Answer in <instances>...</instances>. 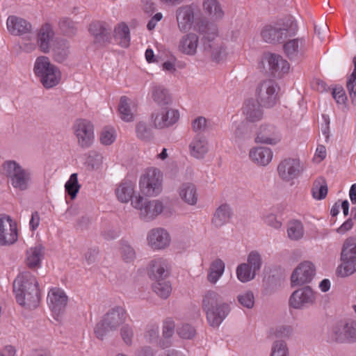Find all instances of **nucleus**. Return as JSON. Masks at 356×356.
Wrapping results in <instances>:
<instances>
[{
	"label": "nucleus",
	"instance_id": "473e14b6",
	"mask_svg": "<svg viewBox=\"0 0 356 356\" xmlns=\"http://www.w3.org/2000/svg\"><path fill=\"white\" fill-rule=\"evenodd\" d=\"M341 259L342 264L337 268L338 275L345 277L356 272V257H346L341 254Z\"/></svg>",
	"mask_w": 356,
	"mask_h": 356
},
{
	"label": "nucleus",
	"instance_id": "0eeeda50",
	"mask_svg": "<svg viewBox=\"0 0 356 356\" xmlns=\"http://www.w3.org/2000/svg\"><path fill=\"white\" fill-rule=\"evenodd\" d=\"M278 90L279 87L273 80L261 82L256 90L257 104L267 108L273 106L277 100Z\"/></svg>",
	"mask_w": 356,
	"mask_h": 356
},
{
	"label": "nucleus",
	"instance_id": "f257e3e1",
	"mask_svg": "<svg viewBox=\"0 0 356 356\" xmlns=\"http://www.w3.org/2000/svg\"><path fill=\"white\" fill-rule=\"evenodd\" d=\"M13 291L17 302L22 307L32 309L40 304L39 284L29 272L20 273L13 282Z\"/></svg>",
	"mask_w": 356,
	"mask_h": 356
},
{
	"label": "nucleus",
	"instance_id": "37998d69",
	"mask_svg": "<svg viewBox=\"0 0 356 356\" xmlns=\"http://www.w3.org/2000/svg\"><path fill=\"white\" fill-rule=\"evenodd\" d=\"M58 27L60 32L68 37L75 35L77 31L76 23L69 17L60 18L58 22Z\"/></svg>",
	"mask_w": 356,
	"mask_h": 356
},
{
	"label": "nucleus",
	"instance_id": "b1692460",
	"mask_svg": "<svg viewBox=\"0 0 356 356\" xmlns=\"http://www.w3.org/2000/svg\"><path fill=\"white\" fill-rule=\"evenodd\" d=\"M280 140V135L276 128L271 124H262L255 138V142L257 143H266L275 145Z\"/></svg>",
	"mask_w": 356,
	"mask_h": 356
},
{
	"label": "nucleus",
	"instance_id": "58836bf2",
	"mask_svg": "<svg viewBox=\"0 0 356 356\" xmlns=\"http://www.w3.org/2000/svg\"><path fill=\"white\" fill-rule=\"evenodd\" d=\"M69 47V42L66 40H58L53 49L54 60L58 63L64 62L70 54Z\"/></svg>",
	"mask_w": 356,
	"mask_h": 356
},
{
	"label": "nucleus",
	"instance_id": "a18cd8bd",
	"mask_svg": "<svg viewBox=\"0 0 356 356\" xmlns=\"http://www.w3.org/2000/svg\"><path fill=\"white\" fill-rule=\"evenodd\" d=\"M153 291L161 298H168L172 291V286L169 281L158 280L152 284Z\"/></svg>",
	"mask_w": 356,
	"mask_h": 356
},
{
	"label": "nucleus",
	"instance_id": "6ab92c4d",
	"mask_svg": "<svg viewBox=\"0 0 356 356\" xmlns=\"http://www.w3.org/2000/svg\"><path fill=\"white\" fill-rule=\"evenodd\" d=\"M17 239V225L10 216H0V245L13 244Z\"/></svg>",
	"mask_w": 356,
	"mask_h": 356
},
{
	"label": "nucleus",
	"instance_id": "a878e982",
	"mask_svg": "<svg viewBox=\"0 0 356 356\" xmlns=\"http://www.w3.org/2000/svg\"><path fill=\"white\" fill-rule=\"evenodd\" d=\"M230 312V307L228 303L223 302L213 309L207 312V318L212 327H218Z\"/></svg>",
	"mask_w": 356,
	"mask_h": 356
},
{
	"label": "nucleus",
	"instance_id": "cd10ccee",
	"mask_svg": "<svg viewBox=\"0 0 356 356\" xmlns=\"http://www.w3.org/2000/svg\"><path fill=\"white\" fill-rule=\"evenodd\" d=\"M249 156L252 161L264 166L272 160L273 152L268 147H259L251 149Z\"/></svg>",
	"mask_w": 356,
	"mask_h": 356
},
{
	"label": "nucleus",
	"instance_id": "09e8293b",
	"mask_svg": "<svg viewBox=\"0 0 356 356\" xmlns=\"http://www.w3.org/2000/svg\"><path fill=\"white\" fill-rule=\"evenodd\" d=\"M116 37L120 38V44L121 47L127 48L130 43V32L127 24L122 23L119 24L118 29L115 30Z\"/></svg>",
	"mask_w": 356,
	"mask_h": 356
},
{
	"label": "nucleus",
	"instance_id": "e433bc0d",
	"mask_svg": "<svg viewBox=\"0 0 356 356\" xmlns=\"http://www.w3.org/2000/svg\"><path fill=\"white\" fill-rule=\"evenodd\" d=\"M225 302L222 297L214 291H208L205 293L202 299V309L207 313L214 307L218 306L220 304Z\"/></svg>",
	"mask_w": 356,
	"mask_h": 356
},
{
	"label": "nucleus",
	"instance_id": "7c9ffc66",
	"mask_svg": "<svg viewBox=\"0 0 356 356\" xmlns=\"http://www.w3.org/2000/svg\"><path fill=\"white\" fill-rule=\"evenodd\" d=\"M232 216V210L229 204H223L219 206L213 216L211 223L218 228L227 223Z\"/></svg>",
	"mask_w": 356,
	"mask_h": 356
},
{
	"label": "nucleus",
	"instance_id": "c03bdc74",
	"mask_svg": "<svg viewBox=\"0 0 356 356\" xmlns=\"http://www.w3.org/2000/svg\"><path fill=\"white\" fill-rule=\"evenodd\" d=\"M129 101V99L128 97L122 96L120 98L118 106L120 118L125 122H131L134 120V114L131 110Z\"/></svg>",
	"mask_w": 356,
	"mask_h": 356
},
{
	"label": "nucleus",
	"instance_id": "4d7b16f0",
	"mask_svg": "<svg viewBox=\"0 0 356 356\" xmlns=\"http://www.w3.org/2000/svg\"><path fill=\"white\" fill-rule=\"evenodd\" d=\"M115 129L113 127H106L101 133L100 141L103 145H109L115 140Z\"/></svg>",
	"mask_w": 356,
	"mask_h": 356
},
{
	"label": "nucleus",
	"instance_id": "c756f323",
	"mask_svg": "<svg viewBox=\"0 0 356 356\" xmlns=\"http://www.w3.org/2000/svg\"><path fill=\"white\" fill-rule=\"evenodd\" d=\"M198 44V37L196 34L190 33L184 35L179 41V49L187 55H194L196 53Z\"/></svg>",
	"mask_w": 356,
	"mask_h": 356
},
{
	"label": "nucleus",
	"instance_id": "c9c22d12",
	"mask_svg": "<svg viewBox=\"0 0 356 356\" xmlns=\"http://www.w3.org/2000/svg\"><path fill=\"white\" fill-rule=\"evenodd\" d=\"M303 43L302 39H293L286 42L284 46V51L286 56L291 60H297L300 56L302 55L300 52V47Z\"/></svg>",
	"mask_w": 356,
	"mask_h": 356
},
{
	"label": "nucleus",
	"instance_id": "7ed1b4c3",
	"mask_svg": "<svg viewBox=\"0 0 356 356\" xmlns=\"http://www.w3.org/2000/svg\"><path fill=\"white\" fill-rule=\"evenodd\" d=\"M126 319L127 312L123 307L116 306L109 309L96 324L95 327L96 337L103 340L108 332L117 330Z\"/></svg>",
	"mask_w": 356,
	"mask_h": 356
},
{
	"label": "nucleus",
	"instance_id": "8fccbe9b",
	"mask_svg": "<svg viewBox=\"0 0 356 356\" xmlns=\"http://www.w3.org/2000/svg\"><path fill=\"white\" fill-rule=\"evenodd\" d=\"M236 275L238 279L242 282H247L253 280L255 274L245 263L240 264L236 268Z\"/></svg>",
	"mask_w": 356,
	"mask_h": 356
},
{
	"label": "nucleus",
	"instance_id": "423d86ee",
	"mask_svg": "<svg viewBox=\"0 0 356 356\" xmlns=\"http://www.w3.org/2000/svg\"><path fill=\"white\" fill-rule=\"evenodd\" d=\"M163 176L157 168L147 169L140 179L141 193L146 196H156L162 191Z\"/></svg>",
	"mask_w": 356,
	"mask_h": 356
},
{
	"label": "nucleus",
	"instance_id": "aec40b11",
	"mask_svg": "<svg viewBox=\"0 0 356 356\" xmlns=\"http://www.w3.org/2000/svg\"><path fill=\"white\" fill-rule=\"evenodd\" d=\"M204 51L210 55L213 61L218 63L226 57V51L220 40L207 35L203 44Z\"/></svg>",
	"mask_w": 356,
	"mask_h": 356
},
{
	"label": "nucleus",
	"instance_id": "13d9d810",
	"mask_svg": "<svg viewBox=\"0 0 356 356\" xmlns=\"http://www.w3.org/2000/svg\"><path fill=\"white\" fill-rule=\"evenodd\" d=\"M86 163L90 170L98 169L102 163V156L95 152L89 153Z\"/></svg>",
	"mask_w": 356,
	"mask_h": 356
},
{
	"label": "nucleus",
	"instance_id": "412c9836",
	"mask_svg": "<svg viewBox=\"0 0 356 356\" xmlns=\"http://www.w3.org/2000/svg\"><path fill=\"white\" fill-rule=\"evenodd\" d=\"M176 19L179 29L184 33L188 31L194 23V8L191 5H184L176 10Z\"/></svg>",
	"mask_w": 356,
	"mask_h": 356
},
{
	"label": "nucleus",
	"instance_id": "a19ab883",
	"mask_svg": "<svg viewBox=\"0 0 356 356\" xmlns=\"http://www.w3.org/2000/svg\"><path fill=\"white\" fill-rule=\"evenodd\" d=\"M328 188L326 180L321 177L313 184L312 189V196L316 200H323L327 194Z\"/></svg>",
	"mask_w": 356,
	"mask_h": 356
},
{
	"label": "nucleus",
	"instance_id": "79ce46f5",
	"mask_svg": "<svg viewBox=\"0 0 356 356\" xmlns=\"http://www.w3.org/2000/svg\"><path fill=\"white\" fill-rule=\"evenodd\" d=\"M203 8L216 19H221L224 15L221 6L218 0H204Z\"/></svg>",
	"mask_w": 356,
	"mask_h": 356
},
{
	"label": "nucleus",
	"instance_id": "bb28decb",
	"mask_svg": "<svg viewBox=\"0 0 356 356\" xmlns=\"http://www.w3.org/2000/svg\"><path fill=\"white\" fill-rule=\"evenodd\" d=\"M190 154L195 159H203L209 151V145L206 138L197 134L189 145Z\"/></svg>",
	"mask_w": 356,
	"mask_h": 356
},
{
	"label": "nucleus",
	"instance_id": "864d4df0",
	"mask_svg": "<svg viewBox=\"0 0 356 356\" xmlns=\"http://www.w3.org/2000/svg\"><path fill=\"white\" fill-rule=\"evenodd\" d=\"M137 137L142 140L149 141L153 138L152 129L145 123L138 122L136 127Z\"/></svg>",
	"mask_w": 356,
	"mask_h": 356
},
{
	"label": "nucleus",
	"instance_id": "052dcab7",
	"mask_svg": "<svg viewBox=\"0 0 356 356\" xmlns=\"http://www.w3.org/2000/svg\"><path fill=\"white\" fill-rule=\"evenodd\" d=\"M145 338L146 341L149 343L156 342L159 338V326L156 325H149L147 328Z\"/></svg>",
	"mask_w": 356,
	"mask_h": 356
},
{
	"label": "nucleus",
	"instance_id": "3c124183",
	"mask_svg": "<svg viewBox=\"0 0 356 356\" xmlns=\"http://www.w3.org/2000/svg\"><path fill=\"white\" fill-rule=\"evenodd\" d=\"M341 254L346 257H356V236H350L345 240Z\"/></svg>",
	"mask_w": 356,
	"mask_h": 356
},
{
	"label": "nucleus",
	"instance_id": "69168bd1",
	"mask_svg": "<svg viewBox=\"0 0 356 356\" xmlns=\"http://www.w3.org/2000/svg\"><path fill=\"white\" fill-rule=\"evenodd\" d=\"M193 130L198 133H202L207 130V119L202 116L195 118L192 122Z\"/></svg>",
	"mask_w": 356,
	"mask_h": 356
},
{
	"label": "nucleus",
	"instance_id": "a211bd4d",
	"mask_svg": "<svg viewBox=\"0 0 356 356\" xmlns=\"http://www.w3.org/2000/svg\"><path fill=\"white\" fill-rule=\"evenodd\" d=\"M301 171L300 162L296 159H285L277 166L278 175L285 181H289L298 177Z\"/></svg>",
	"mask_w": 356,
	"mask_h": 356
},
{
	"label": "nucleus",
	"instance_id": "dca6fc26",
	"mask_svg": "<svg viewBox=\"0 0 356 356\" xmlns=\"http://www.w3.org/2000/svg\"><path fill=\"white\" fill-rule=\"evenodd\" d=\"M88 31L93 38V43L99 47H104L111 42V29L104 22L94 21L88 26Z\"/></svg>",
	"mask_w": 356,
	"mask_h": 356
},
{
	"label": "nucleus",
	"instance_id": "c85d7f7f",
	"mask_svg": "<svg viewBox=\"0 0 356 356\" xmlns=\"http://www.w3.org/2000/svg\"><path fill=\"white\" fill-rule=\"evenodd\" d=\"M44 248L38 244L26 251V264L29 268H35L40 266L41 259L44 257Z\"/></svg>",
	"mask_w": 356,
	"mask_h": 356
},
{
	"label": "nucleus",
	"instance_id": "4be33fe9",
	"mask_svg": "<svg viewBox=\"0 0 356 356\" xmlns=\"http://www.w3.org/2000/svg\"><path fill=\"white\" fill-rule=\"evenodd\" d=\"M54 37V31L52 26L49 23H45L41 26L37 33V46L39 49L47 54L50 51L51 42Z\"/></svg>",
	"mask_w": 356,
	"mask_h": 356
},
{
	"label": "nucleus",
	"instance_id": "4468645a",
	"mask_svg": "<svg viewBox=\"0 0 356 356\" xmlns=\"http://www.w3.org/2000/svg\"><path fill=\"white\" fill-rule=\"evenodd\" d=\"M68 298L65 293L59 288L51 289L47 296V302L55 318L63 315L65 311Z\"/></svg>",
	"mask_w": 356,
	"mask_h": 356
},
{
	"label": "nucleus",
	"instance_id": "ea45409f",
	"mask_svg": "<svg viewBox=\"0 0 356 356\" xmlns=\"http://www.w3.org/2000/svg\"><path fill=\"white\" fill-rule=\"evenodd\" d=\"M225 270V264L220 259H217L213 261L210 266L209 272L207 275V280L211 284H215L222 276Z\"/></svg>",
	"mask_w": 356,
	"mask_h": 356
},
{
	"label": "nucleus",
	"instance_id": "2f4dec72",
	"mask_svg": "<svg viewBox=\"0 0 356 356\" xmlns=\"http://www.w3.org/2000/svg\"><path fill=\"white\" fill-rule=\"evenodd\" d=\"M152 97L160 107L169 106L172 103V97L168 90L162 86H155L152 88Z\"/></svg>",
	"mask_w": 356,
	"mask_h": 356
},
{
	"label": "nucleus",
	"instance_id": "39448f33",
	"mask_svg": "<svg viewBox=\"0 0 356 356\" xmlns=\"http://www.w3.org/2000/svg\"><path fill=\"white\" fill-rule=\"evenodd\" d=\"M329 338L337 343H356V321H340L336 323L330 332Z\"/></svg>",
	"mask_w": 356,
	"mask_h": 356
},
{
	"label": "nucleus",
	"instance_id": "f3484780",
	"mask_svg": "<svg viewBox=\"0 0 356 356\" xmlns=\"http://www.w3.org/2000/svg\"><path fill=\"white\" fill-rule=\"evenodd\" d=\"M264 60L268 63L269 72L274 78H281L289 70V63L279 54H266Z\"/></svg>",
	"mask_w": 356,
	"mask_h": 356
},
{
	"label": "nucleus",
	"instance_id": "5fc2aeb1",
	"mask_svg": "<svg viewBox=\"0 0 356 356\" xmlns=\"http://www.w3.org/2000/svg\"><path fill=\"white\" fill-rule=\"evenodd\" d=\"M120 253L123 260L126 262H131L136 258L135 250L127 241L121 242Z\"/></svg>",
	"mask_w": 356,
	"mask_h": 356
},
{
	"label": "nucleus",
	"instance_id": "774afa93",
	"mask_svg": "<svg viewBox=\"0 0 356 356\" xmlns=\"http://www.w3.org/2000/svg\"><path fill=\"white\" fill-rule=\"evenodd\" d=\"M346 88L352 103L356 104V79L353 80L351 77H349L347 81Z\"/></svg>",
	"mask_w": 356,
	"mask_h": 356
},
{
	"label": "nucleus",
	"instance_id": "680f3d73",
	"mask_svg": "<svg viewBox=\"0 0 356 356\" xmlns=\"http://www.w3.org/2000/svg\"><path fill=\"white\" fill-rule=\"evenodd\" d=\"M177 332L183 339H191L195 334V329L188 324L182 325L177 327Z\"/></svg>",
	"mask_w": 356,
	"mask_h": 356
},
{
	"label": "nucleus",
	"instance_id": "20e7f679",
	"mask_svg": "<svg viewBox=\"0 0 356 356\" xmlns=\"http://www.w3.org/2000/svg\"><path fill=\"white\" fill-rule=\"evenodd\" d=\"M33 70L45 88H51L60 81L61 73L59 69L51 64L47 56H42L37 58Z\"/></svg>",
	"mask_w": 356,
	"mask_h": 356
},
{
	"label": "nucleus",
	"instance_id": "f8f14e48",
	"mask_svg": "<svg viewBox=\"0 0 356 356\" xmlns=\"http://www.w3.org/2000/svg\"><path fill=\"white\" fill-rule=\"evenodd\" d=\"M293 22L291 19L287 20L282 26H273L267 25L264 26L261 32L263 40L268 43H281L288 37V33L291 29Z\"/></svg>",
	"mask_w": 356,
	"mask_h": 356
},
{
	"label": "nucleus",
	"instance_id": "49530a36",
	"mask_svg": "<svg viewBox=\"0 0 356 356\" xmlns=\"http://www.w3.org/2000/svg\"><path fill=\"white\" fill-rule=\"evenodd\" d=\"M81 185L78 181V175L76 173L71 175L69 180L65 183V189L72 200H74L79 191Z\"/></svg>",
	"mask_w": 356,
	"mask_h": 356
},
{
	"label": "nucleus",
	"instance_id": "72a5a7b5",
	"mask_svg": "<svg viewBox=\"0 0 356 356\" xmlns=\"http://www.w3.org/2000/svg\"><path fill=\"white\" fill-rule=\"evenodd\" d=\"M115 193L119 201L127 203L134 196V184L130 181H124L116 188Z\"/></svg>",
	"mask_w": 356,
	"mask_h": 356
},
{
	"label": "nucleus",
	"instance_id": "6e6552de",
	"mask_svg": "<svg viewBox=\"0 0 356 356\" xmlns=\"http://www.w3.org/2000/svg\"><path fill=\"white\" fill-rule=\"evenodd\" d=\"M131 204L140 210V217L145 221L153 220L163 210V205L159 200H148L140 195L132 200Z\"/></svg>",
	"mask_w": 356,
	"mask_h": 356
},
{
	"label": "nucleus",
	"instance_id": "393cba45",
	"mask_svg": "<svg viewBox=\"0 0 356 356\" xmlns=\"http://www.w3.org/2000/svg\"><path fill=\"white\" fill-rule=\"evenodd\" d=\"M147 240L149 245L156 250L166 248L170 242L168 233L163 228L152 229L148 234Z\"/></svg>",
	"mask_w": 356,
	"mask_h": 356
},
{
	"label": "nucleus",
	"instance_id": "603ef678",
	"mask_svg": "<svg viewBox=\"0 0 356 356\" xmlns=\"http://www.w3.org/2000/svg\"><path fill=\"white\" fill-rule=\"evenodd\" d=\"M246 264H248L252 273H256L260 270L262 261L259 253L257 251H252L248 256Z\"/></svg>",
	"mask_w": 356,
	"mask_h": 356
},
{
	"label": "nucleus",
	"instance_id": "e2e57ef3",
	"mask_svg": "<svg viewBox=\"0 0 356 356\" xmlns=\"http://www.w3.org/2000/svg\"><path fill=\"white\" fill-rule=\"evenodd\" d=\"M120 334L122 340L127 345L131 346L132 344L134 330L129 325L126 324L121 327Z\"/></svg>",
	"mask_w": 356,
	"mask_h": 356
},
{
	"label": "nucleus",
	"instance_id": "9b49d317",
	"mask_svg": "<svg viewBox=\"0 0 356 356\" xmlns=\"http://www.w3.org/2000/svg\"><path fill=\"white\" fill-rule=\"evenodd\" d=\"M316 296L313 289L306 286L294 291L291 295L289 304L295 309H304L315 303Z\"/></svg>",
	"mask_w": 356,
	"mask_h": 356
},
{
	"label": "nucleus",
	"instance_id": "f704fd0d",
	"mask_svg": "<svg viewBox=\"0 0 356 356\" xmlns=\"http://www.w3.org/2000/svg\"><path fill=\"white\" fill-rule=\"evenodd\" d=\"M260 106L257 102L255 103L252 99L246 102L243 113L248 121L254 122L262 119L263 111Z\"/></svg>",
	"mask_w": 356,
	"mask_h": 356
},
{
	"label": "nucleus",
	"instance_id": "0e129e2a",
	"mask_svg": "<svg viewBox=\"0 0 356 356\" xmlns=\"http://www.w3.org/2000/svg\"><path fill=\"white\" fill-rule=\"evenodd\" d=\"M197 31L200 33H202L204 35V37L202 39L203 42H204V39L207 35H209L211 37H212V36L214 37V36L217 35L216 28L214 26L210 27V26H209L208 24H205L204 22H201L197 24Z\"/></svg>",
	"mask_w": 356,
	"mask_h": 356
},
{
	"label": "nucleus",
	"instance_id": "de8ad7c7",
	"mask_svg": "<svg viewBox=\"0 0 356 356\" xmlns=\"http://www.w3.org/2000/svg\"><path fill=\"white\" fill-rule=\"evenodd\" d=\"M287 232L288 236L291 239L294 241L299 240L304 234V229L302 222L299 220L290 222Z\"/></svg>",
	"mask_w": 356,
	"mask_h": 356
},
{
	"label": "nucleus",
	"instance_id": "ddd939ff",
	"mask_svg": "<svg viewBox=\"0 0 356 356\" xmlns=\"http://www.w3.org/2000/svg\"><path fill=\"white\" fill-rule=\"evenodd\" d=\"M179 119V113L176 109L167 106L161 107L151 115L154 126L157 129H164L175 124Z\"/></svg>",
	"mask_w": 356,
	"mask_h": 356
},
{
	"label": "nucleus",
	"instance_id": "4c0bfd02",
	"mask_svg": "<svg viewBox=\"0 0 356 356\" xmlns=\"http://www.w3.org/2000/svg\"><path fill=\"white\" fill-rule=\"evenodd\" d=\"M181 199L188 204L194 205L197 201L196 188L191 183L182 184L179 192Z\"/></svg>",
	"mask_w": 356,
	"mask_h": 356
},
{
	"label": "nucleus",
	"instance_id": "bf43d9fd",
	"mask_svg": "<svg viewBox=\"0 0 356 356\" xmlns=\"http://www.w3.org/2000/svg\"><path fill=\"white\" fill-rule=\"evenodd\" d=\"M270 356H288V349L285 341H276L272 347Z\"/></svg>",
	"mask_w": 356,
	"mask_h": 356
},
{
	"label": "nucleus",
	"instance_id": "338daca9",
	"mask_svg": "<svg viewBox=\"0 0 356 356\" xmlns=\"http://www.w3.org/2000/svg\"><path fill=\"white\" fill-rule=\"evenodd\" d=\"M332 97L337 104H345L347 101V96L342 87H336L332 90Z\"/></svg>",
	"mask_w": 356,
	"mask_h": 356
},
{
	"label": "nucleus",
	"instance_id": "9d476101",
	"mask_svg": "<svg viewBox=\"0 0 356 356\" xmlns=\"http://www.w3.org/2000/svg\"><path fill=\"white\" fill-rule=\"evenodd\" d=\"M8 31L13 35L22 36L23 39L31 40L33 37V29L32 24L25 19L10 15L6 21Z\"/></svg>",
	"mask_w": 356,
	"mask_h": 356
},
{
	"label": "nucleus",
	"instance_id": "2eb2a0df",
	"mask_svg": "<svg viewBox=\"0 0 356 356\" xmlns=\"http://www.w3.org/2000/svg\"><path fill=\"white\" fill-rule=\"evenodd\" d=\"M315 266L310 261L300 264L291 276V286H300L309 283L315 275Z\"/></svg>",
	"mask_w": 356,
	"mask_h": 356
},
{
	"label": "nucleus",
	"instance_id": "5701e85b",
	"mask_svg": "<svg viewBox=\"0 0 356 356\" xmlns=\"http://www.w3.org/2000/svg\"><path fill=\"white\" fill-rule=\"evenodd\" d=\"M169 270L167 261L163 258H157L150 262L148 275L153 280H163L168 276Z\"/></svg>",
	"mask_w": 356,
	"mask_h": 356
},
{
	"label": "nucleus",
	"instance_id": "6e6d98bb",
	"mask_svg": "<svg viewBox=\"0 0 356 356\" xmlns=\"http://www.w3.org/2000/svg\"><path fill=\"white\" fill-rule=\"evenodd\" d=\"M238 302L248 309L253 307L254 304V296L251 291H245L237 296Z\"/></svg>",
	"mask_w": 356,
	"mask_h": 356
},
{
	"label": "nucleus",
	"instance_id": "f03ea898",
	"mask_svg": "<svg viewBox=\"0 0 356 356\" xmlns=\"http://www.w3.org/2000/svg\"><path fill=\"white\" fill-rule=\"evenodd\" d=\"M2 170L7 177L8 183L14 189L24 191L29 188L31 173L28 169L24 168L14 160H8L3 163Z\"/></svg>",
	"mask_w": 356,
	"mask_h": 356
},
{
	"label": "nucleus",
	"instance_id": "1a4fd4ad",
	"mask_svg": "<svg viewBox=\"0 0 356 356\" xmlns=\"http://www.w3.org/2000/svg\"><path fill=\"white\" fill-rule=\"evenodd\" d=\"M73 131L79 145L82 148H88L94 140V127L92 124L85 119H77L73 124Z\"/></svg>",
	"mask_w": 356,
	"mask_h": 356
}]
</instances>
